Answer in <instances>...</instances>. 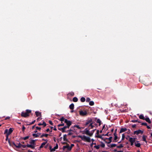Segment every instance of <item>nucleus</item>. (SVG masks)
Here are the masks:
<instances>
[{
	"label": "nucleus",
	"instance_id": "a19ab883",
	"mask_svg": "<svg viewBox=\"0 0 152 152\" xmlns=\"http://www.w3.org/2000/svg\"><path fill=\"white\" fill-rule=\"evenodd\" d=\"M27 147V145H22V146H21V147H22L23 148H25Z\"/></svg>",
	"mask_w": 152,
	"mask_h": 152
},
{
	"label": "nucleus",
	"instance_id": "69168bd1",
	"mask_svg": "<svg viewBox=\"0 0 152 152\" xmlns=\"http://www.w3.org/2000/svg\"><path fill=\"white\" fill-rule=\"evenodd\" d=\"M105 136H108V133H107V134H106L105 135Z\"/></svg>",
	"mask_w": 152,
	"mask_h": 152
},
{
	"label": "nucleus",
	"instance_id": "423d86ee",
	"mask_svg": "<svg viewBox=\"0 0 152 152\" xmlns=\"http://www.w3.org/2000/svg\"><path fill=\"white\" fill-rule=\"evenodd\" d=\"M136 139L135 138L129 137V141L130 142L131 145H133L134 142H136Z\"/></svg>",
	"mask_w": 152,
	"mask_h": 152
},
{
	"label": "nucleus",
	"instance_id": "0e129e2a",
	"mask_svg": "<svg viewBox=\"0 0 152 152\" xmlns=\"http://www.w3.org/2000/svg\"><path fill=\"white\" fill-rule=\"evenodd\" d=\"M117 152H123V151H118Z\"/></svg>",
	"mask_w": 152,
	"mask_h": 152
},
{
	"label": "nucleus",
	"instance_id": "4be33fe9",
	"mask_svg": "<svg viewBox=\"0 0 152 152\" xmlns=\"http://www.w3.org/2000/svg\"><path fill=\"white\" fill-rule=\"evenodd\" d=\"M114 135L115 136L114 138V140L115 141V142L116 141V140H117L118 138L116 134V133H114Z\"/></svg>",
	"mask_w": 152,
	"mask_h": 152
},
{
	"label": "nucleus",
	"instance_id": "774afa93",
	"mask_svg": "<svg viewBox=\"0 0 152 152\" xmlns=\"http://www.w3.org/2000/svg\"><path fill=\"white\" fill-rule=\"evenodd\" d=\"M39 119H40L39 118H37V119H38V120H39Z\"/></svg>",
	"mask_w": 152,
	"mask_h": 152
},
{
	"label": "nucleus",
	"instance_id": "c756f323",
	"mask_svg": "<svg viewBox=\"0 0 152 152\" xmlns=\"http://www.w3.org/2000/svg\"><path fill=\"white\" fill-rule=\"evenodd\" d=\"M146 137L144 136H143L142 137V140L143 141H145L146 142H147V141L146 140Z\"/></svg>",
	"mask_w": 152,
	"mask_h": 152
},
{
	"label": "nucleus",
	"instance_id": "6ab92c4d",
	"mask_svg": "<svg viewBox=\"0 0 152 152\" xmlns=\"http://www.w3.org/2000/svg\"><path fill=\"white\" fill-rule=\"evenodd\" d=\"M91 121L90 120L87 121L86 123V126H88L90 123H91Z\"/></svg>",
	"mask_w": 152,
	"mask_h": 152
},
{
	"label": "nucleus",
	"instance_id": "5701e85b",
	"mask_svg": "<svg viewBox=\"0 0 152 152\" xmlns=\"http://www.w3.org/2000/svg\"><path fill=\"white\" fill-rule=\"evenodd\" d=\"M74 104H71L69 106V108L71 109H73L74 108Z\"/></svg>",
	"mask_w": 152,
	"mask_h": 152
},
{
	"label": "nucleus",
	"instance_id": "4d7b16f0",
	"mask_svg": "<svg viewBox=\"0 0 152 152\" xmlns=\"http://www.w3.org/2000/svg\"><path fill=\"white\" fill-rule=\"evenodd\" d=\"M44 137V134H42L41 135L40 137L42 138V137Z\"/></svg>",
	"mask_w": 152,
	"mask_h": 152
},
{
	"label": "nucleus",
	"instance_id": "1a4fd4ad",
	"mask_svg": "<svg viewBox=\"0 0 152 152\" xmlns=\"http://www.w3.org/2000/svg\"><path fill=\"white\" fill-rule=\"evenodd\" d=\"M112 138V137H110L108 138L105 139L104 140V141L105 142H106L109 144L111 142Z\"/></svg>",
	"mask_w": 152,
	"mask_h": 152
},
{
	"label": "nucleus",
	"instance_id": "cd10ccee",
	"mask_svg": "<svg viewBox=\"0 0 152 152\" xmlns=\"http://www.w3.org/2000/svg\"><path fill=\"white\" fill-rule=\"evenodd\" d=\"M80 101L82 102H84L85 101V99L84 97H82L81 98Z\"/></svg>",
	"mask_w": 152,
	"mask_h": 152
},
{
	"label": "nucleus",
	"instance_id": "39448f33",
	"mask_svg": "<svg viewBox=\"0 0 152 152\" xmlns=\"http://www.w3.org/2000/svg\"><path fill=\"white\" fill-rule=\"evenodd\" d=\"M63 149L64 150H67L68 151H70L71 150V147H70L69 145L66 143V145L63 146Z\"/></svg>",
	"mask_w": 152,
	"mask_h": 152
},
{
	"label": "nucleus",
	"instance_id": "13d9d810",
	"mask_svg": "<svg viewBox=\"0 0 152 152\" xmlns=\"http://www.w3.org/2000/svg\"><path fill=\"white\" fill-rule=\"evenodd\" d=\"M44 137V134H42L41 135L40 137L42 138V137Z\"/></svg>",
	"mask_w": 152,
	"mask_h": 152
},
{
	"label": "nucleus",
	"instance_id": "f257e3e1",
	"mask_svg": "<svg viewBox=\"0 0 152 152\" xmlns=\"http://www.w3.org/2000/svg\"><path fill=\"white\" fill-rule=\"evenodd\" d=\"M64 122L66 123L67 125L66 126H65L62 128H58V130H61L63 132H65V129L67 128L69 129V126L72 124V122L70 121H68L66 119L64 121Z\"/></svg>",
	"mask_w": 152,
	"mask_h": 152
},
{
	"label": "nucleus",
	"instance_id": "49530a36",
	"mask_svg": "<svg viewBox=\"0 0 152 152\" xmlns=\"http://www.w3.org/2000/svg\"><path fill=\"white\" fill-rule=\"evenodd\" d=\"M69 94H70L71 96H73L74 95V93L73 92H72Z\"/></svg>",
	"mask_w": 152,
	"mask_h": 152
},
{
	"label": "nucleus",
	"instance_id": "338daca9",
	"mask_svg": "<svg viewBox=\"0 0 152 152\" xmlns=\"http://www.w3.org/2000/svg\"><path fill=\"white\" fill-rule=\"evenodd\" d=\"M99 130H98L97 131V133H99Z\"/></svg>",
	"mask_w": 152,
	"mask_h": 152
},
{
	"label": "nucleus",
	"instance_id": "473e14b6",
	"mask_svg": "<svg viewBox=\"0 0 152 152\" xmlns=\"http://www.w3.org/2000/svg\"><path fill=\"white\" fill-rule=\"evenodd\" d=\"M97 122L99 124V125H100L101 123V121L99 119H98L97 121Z\"/></svg>",
	"mask_w": 152,
	"mask_h": 152
},
{
	"label": "nucleus",
	"instance_id": "4c0bfd02",
	"mask_svg": "<svg viewBox=\"0 0 152 152\" xmlns=\"http://www.w3.org/2000/svg\"><path fill=\"white\" fill-rule=\"evenodd\" d=\"M96 149H98L99 148V145H96L94 146Z\"/></svg>",
	"mask_w": 152,
	"mask_h": 152
},
{
	"label": "nucleus",
	"instance_id": "a878e982",
	"mask_svg": "<svg viewBox=\"0 0 152 152\" xmlns=\"http://www.w3.org/2000/svg\"><path fill=\"white\" fill-rule=\"evenodd\" d=\"M139 118L140 119L144 120L145 118H144L143 115H140L139 116Z\"/></svg>",
	"mask_w": 152,
	"mask_h": 152
},
{
	"label": "nucleus",
	"instance_id": "2f4dec72",
	"mask_svg": "<svg viewBox=\"0 0 152 152\" xmlns=\"http://www.w3.org/2000/svg\"><path fill=\"white\" fill-rule=\"evenodd\" d=\"M123 147V146L121 144H120L119 145H118V146H117V148H122Z\"/></svg>",
	"mask_w": 152,
	"mask_h": 152
},
{
	"label": "nucleus",
	"instance_id": "b1692460",
	"mask_svg": "<svg viewBox=\"0 0 152 152\" xmlns=\"http://www.w3.org/2000/svg\"><path fill=\"white\" fill-rule=\"evenodd\" d=\"M35 113H36L37 116V117L41 116V114L40 112L36 111L35 112Z\"/></svg>",
	"mask_w": 152,
	"mask_h": 152
},
{
	"label": "nucleus",
	"instance_id": "f03ea898",
	"mask_svg": "<svg viewBox=\"0 0 152 152\" xmlns=\"http://www.w3.org/2000/svg\"><path fill=\"white\" fill-rule=\"evenodd\" d=\"M78 137L81 138L82 140L85 142H91V138L88 137L86 136L85 135H79L78 136Z\"/></svg>",
	"mask_w": 152,
	"mask_h": 152
},
{
	"label": "nucleus",
	"instance_id": "f704fd0d",
	"mask_svg": "<svg viewBox=\"0 0 152 152\" xmlns=\"http://www.w3.org/2000/svg\"><path fill=\"white\" fill-rule=\"evenodd\" d=\"M29 137L28 136H26V137H24L23 138V139L24 140H26Z\"/></svg>",
	"mask_w": 152,
	"mask_h": 152
},
{
	"label": "nucleus",
	"instance_id": "a18cd8bd",
	"mask_svg": "<svg viewBox=\"0 0 152 152\" xmlns=\"http://www.w3.org/2000/svg\"><path fill=\"white\" fill-rule=\"evenodd\" d=\"M36 128L37 130H40L41 129V128L40 127H39L38 126H37L36 127Z\"/></svg>",
	"mask_w": 152,
	"mask_h": 152
},
{
	"label": "nucleus",
	"instance_id": "de8ad7c7",
	"mask_svg": "<svg viewBox=\"0 0 152 152\" xmlns=\"http://www.w3.org/2000/svg\"><path fill=\"white\" fill-rule=\"evenodd\" d=\"M10 118V117H9V116L5 118V119L6 120H7V119H9Z\"/></svg>",
	"mask_w": 152,
	"mask_h": 152
},
{
	"label": "nucleus",
	"instance_id": "ea45409f",
	"mask_svg": "<svg viewBox=\"0 0 152 152\" xmlns=\"http://www.w3.org/2000/svg\"><path fill=\"white\" fill-rule=\"evenodd\" d=\"M141 124L142 125H144L145 126H146L147 125V124L145 123H142Z\"/></svg>",
	"mask_w": 152,
	"mask_h": 152
},
{
	"label": "nucleus",
	"instance_id": "6e6552de",
	"mask_svg": "<svg viewBox=\"0 0 152 152\" xmlns=\"http://www.w3.org/2000/svg\"><path fill=\"white\" fill-rule=\"evenodd\" d=\"M80 115L82 116H85L87 115V112L85 110H80L79 112Z\"/></svg>",
	"mask_w": 152,
	"mask_h": 152
},
{
	"label": "nucleus",
	"instance_id": "4468645a",
	"mask_svg": "<svg viewBox=\"0 0 152 152\" xmlns=\"http://www.w3.org/2000/svg\"><path fill=\"white\" fill-rule=\"evenodd\" d=\"M58 145H57L55 147H54V148H53V149H51V148H50V151H55L56 150V149H57L58 148Z\"/></svg>",
	"mask_w": 152,
	"mask_h": 152
},
{
	"label": "nucleus",
	"instance_id": "aec40b11",
	"mask_svg": "<svg viewBox=\"0 0 152 152\" xmlns=\"http://www.w3.org/2000/svg\"><path fill=\"white\" fill-rule=\"evenodd\" d=\"M38 125L39 126L43 125L45 127L46 126V124L45 122L43 121L42 124L39 123Z\"/></svg>",
	"mask_w": 152,
	"mask_h": 152
},
{
	"label": "nucleus",
	"instance_id": "680f3d73",
	"mask_svg": "<svg viewBox=\"0 0 152 152\" xmlns=\"http://www.w3.org/2000/svg\"><path fill=\"white\" fill-rule=\"evenodd\" d=\"M53 130L55 131H56L57 129H56V128H55L53 129Z\"/></svg>",
	"mask_w": 152,
	"mask_h": 152
},
{
	"label": "nucleus",
	"instance_id": "72a5a7b5",
	"mask_svg": "<svg viewBox=\"0 0 152 152\" xmlns=\"http://www.w3.org/2000/svg\"><path fill=\"white\" fill-rule=\"evenodd\" d=\"M65 119H65L64 117H63L60 119V120L61 121H64Z\"/></svg>",
	"mask_w": 152,
	"mask_h": 152
},
{
	"label": "nucleus",
	"instance_id": "5fc2aeb1",
	"mask_svg": "<svg viewBox=\"0 0 152 152\" xmlns=\"http://www.w3.org/2000/svg\"><path fill=\"white\" fill-rule=\"evenodd\" d=\"M95 129H94V130H92L91 131V133H93H93L94 132V131H95Z\"/></svg>",
	"mask_w": 152,
	"mask_h": 152
},
{
	"label": "nucleus",
	"instance_id": "bf43d9fd",
	"mask_svg": "<svg viewBox=\"0 0 152 152\" xmlns=\"http://www.w3.org/2000/svg\"><path fill=\"white\" fill-rule=\"evenodd\" d=\"M135 126H136V125H133L132 126V127L133 128H134V127H135Z\"/></svg>",
	"mask_w": 152,
	"mask_h": 152
},
{
	"label": "nucleus",
	"instance_id": "09e8293b",
	"mask_svg": "<svg viewBox=\"0 0 152 152\" xmlns=\"http://www.w3.org/2000/svg\"><path fill=\"white\" fill-rule=\"evenodd\" d=\"M74 145V144H72L71 145V146H70V147H71V149L72 148Z\"/></svg>",
	"mask_w": 152,
	"mask_h": 152
},
{
	"label": "nucleus",
	"instance_id": "c9c22d12",
	"mask_svg": "<svg viewBox=\"0 0 152 152\" xmlns=\"http://www.w3.org/2000/svg\"><path fill=\"white\" fill-rule=\"evenodd\" d=\"M90 98L88 97L86 99V102H90Z\"/></svg>",
	"mask_w": 152,
	"mask_h": 152
},
{
	"label": "nucleus",
	"instance_id": "0eeeda50",
	"mask_svg": "<svg viewBox=\"0 0 152 152\" xmlns=\"http://www.w3.org/2000/svg\"><path fill=\"white\" fill-rule=\"evenodd\" d=\"M88 128L86 129L85 130V133L88 136H91L93 135V133L90 132Z\"/></svg>",
	"mask_w": 152,
	"mask_h": 152
},
{
	"label": "nucleus",
	"instance_id": "864d4df0",
	"mask_svg": "<svg viewBox=\"0 0 152 152\" xmlns=\"http://www.w3.org/2000/svg\"><path fill=\"white\" fill-rule=\"evenodd\" d=\"M147 126V128L148 129H150V128H151L149 126H147H147Z\"/></svg>",
	"mask_w": 152,
	"mask_h": 152
},
{
	"label": "nucleus",
	"instance_id": "79ce46f5",
	"mask_svg": "<svg viewBox=\"0 0 152 152\" xmlns=\"http://www.w3.org/2000/svg\"><path fill=\"white\" fill-rule=\"evenodd\" d=\"M49 123L51 125H53V123L51 121H49Z\"/></svg>",
	"mask_w": 152,
	"mask_h": 152
},
{
	"label": "nucleus",
	"instance_id": "393cba45",
	"mask_svg": "<svg viewBox=\"0 0 152 152\" xmlns=\"http://www.w3.org/2000/svg\"><path fill=\"white\" fill-rule=\"evenodd\" d=\"M73 101L74 102H77L78 101V99L77 97H74L73 99Z\"/></svg>",
	"mask_w": 152,
	"mask_h": 152
},
{
	"label": "nucleus",
	"instance_id": "f8f14e48",
	"mask_svg": "<svg viewBox=\"0 0 152 152\" xmlns=\"http://www.w3.org/2000/svg\"><path fill=\"white\" fill-rule=\"evenodd\" d=\"M41 134L40 133H38L37 134H33V136L36 137H38Z\"/></svg>",
	"mask_w": 152,
	"mask_h": 152
},
{
	"label": "nucleus",
	"instance_id": "6e6d98bb",
	"mask_svg": "<svg viewBox=\"0 0 152 152\" xmlns=\"http://www.w3.org/2000/svg\"><path fill=\"white\" fill-rule=\"evenodd\" d=\"M50 131V129H46V131L47 132H48Z\"/></svg>",
	"mask_w": 152,
	"mask_h": 152
},
{
	"label": "nucleus",
	"instance_id": "20e7f679",
	"mask_svg": "<svg viewBox=\"0 0 152 152\" xmlns=\"http://www.w3.org/2000/svg\"><path fill=\"white\" fill-rule=\"evenodd\" d=\"M13 130L12 128H10L9 130H8L7 129H6L4 131V134H6V140L7 139L8 136L12 132Z\"/></svg>",
	"mask_w": 152,
	"mask_h": 152
},
{
	"label": "nucleus",
	"instance_id": "58836bf2",
	"mask_svg": "<svg viewBox=\"0 0 152 152\" xmlns=\"http://www.w3.org/2000/svg\"><path fill=\"white\" fill-rule=\"evenodd\" d=\"M64 124L63 123L61 124H59L58 125V126H64Z\"/></svg>",
	"mask_w": 152,
	"mask_h": 152
},
{
	"label": "nucleus",
	"instance_id": "e433bc0d",
	"mask_svg": "<svg viewBox=\"0 0 152 152\" xmlns=\"http://www.w3.org/2000/svg\"><path fill=\"white\" fill-rule=\"evenodd\" d=\"M66 135H65L64 136L63 139H64V141H66Z\"/></svg>",
	"mask_w": 152,
	"mask_h": 152
},
{
	"label": "nucleus",
	"instance_id": "e2e57ef3",
	"mask_svg": "<svg viewBox=\"0 0 152 152\" xmlns=\"http://www.w3.org/2000/svg\"><path fill=\"white\" fill-rule=\"evenodd\" d=\"M43 147V146L42 145H41L40 146V148H42Z\"/></svg>",
	"mask_w": 152,
	"mask_h": 152
},
{
	"label": "nucleus",
	"instance_id": "7ed1b4c3",
	"mask_svg": "<svg viewBox=\"0 0 152 152\" xmlns=\"http://www.w3.org/2000/svg\"><path fill=\"white\" fill-rule=\"evenodd\" d=\"M31 111L30 110H27L26 112H22L21 115L24 117H27L29 116V114L31 113Z\"/></svg>",
	"mask_w": 152,
	"mask_h": 152
},
{
	"label": "nucleus",
	"instance_id": "3c124183",
	"mask_svg": "<svg viewBox=\"0 0 152 152\" xmlns=\"http://www.w3.org/2000/svg\"><path fill=\"white\" fill-rule=\"evenodd\" d=\"M22 129L23 130V131L25 129V127L24 126H23Z\"/></svg>",
	"mask_w": 152,
	"mask_h": 152
},
{
	"label": "nucleus",
	"instance_id": "c03bdc74",
	"mask_svg": "<svg viewBox=\"0 0 152 152\" xmlns=\"http://www.w3.org/2000/svg\"><path fill=\"white\" fill-rule=\"evenodd\" d=\"M48 135L49 134H44V137H47Z\"/></svg>",
	"mask_w": 152,
	"mask_h": 152
},
{
	"label": "nucleus",
	"instance_id": "a211bd4d",
	"mask_svg": "<svg viewBox=\"0 0 152 152\" xmlns=\"http://www.w3.org/2000/svg\"><path fill=\"white\" fill-rule=\"evenodd\" d=\"M144 120H145L147 122H148L149 124H151V121L148 118H145Z\"/></svg>",
	"mask_w": 152,
	"mask_h": 152
},
{
	"label": "nucleus",
	"instance_id": "f3484780",
	"mask_svg": "<svg viewBox=\"0 0 152 152\" xmlns=\"http://www.w3.org/2000/svg\"><path fill=\"white\" fill-rule=\"evenodd\" d=\"M27 147L30 148L32 149L34 148L35 147L34 145H27Z\"/></svg>",
	"mask_w": 152,
	"mask_h": 152
},
{
	"label": "nucleus",
	"instance_id": "8fccbe9b",
	"mask_svg": "<svg viewBox=\"0 0 152 152\" xmlns=\"http://www.w3.org/2000/svg\"><path fill=\"white\" fill-rule=\"evenodd\" d=\"M35 120H34V121H32L31 123V124H33L35 122Z\"/></svg>",
	"mask_w": 152,
	"mask_h": 152
},
{
	"label": "nucleus",
	"instance_id": "9b49d317",
	"mask_svg": "<svg viewBox=\"0 0 152 152\" xmlns=\"http://www.w3.org/2000/svg\"><path fill=\"white\" fill-rule=\"evenodd\" d=\"M127 130V129L126 128H121L120 130V133H122L126 131Z\"/></svg>",
	"mask_w": 152,
	"mask_h": 152
},
{
	"label": "nucleus",
	"instance_id": "2eb2a0df",
	"mask_svg": "<svg viewBox=\"0 0 152 152\" xmlns=\"http://www.w3.org/2000/svg\"><path fill=\"white\" fill-rule=\"evenodd\" d=\"M14 144L16 147L18 148H21V146H22V144L20 143H19L17 145H15V143H14Z\"/></svg>",
	"mask_w": 152,
	"mask_h": 152
},
{
	"label": "nucleus",
	"instance_id": "dca6fc26",
	"mask_svg": "<svg viewBox=\"0 0 152 152\" xmlns=\"http://www.w3.org/2000/svg\"><path fill=\"white\" fill-rule=\"evenodd\" d=\"M88 126L89 128L88 129H93L94 127V126L92 125V123H90Z\"/></svg>",
	"mask_w": 152,
	"mask_h": 152
},
{
	"label": "nucleus",
	"instance_id": "412c9836",
	"mask_svg": "<svg viewBox=\"0 0 152 152\" xmlns=\"http://www.w3.org/2000/svg\"><path fill=\"white\" fill-rule=\"evenodd\" d=\"M116 146V145L115 144H112L108 145V146L110 148H113Z\"/></svg>",
	"mask_w": 152,
	"mask_h": 152
},
{
	"label": "nucleus",
	"instance_id": "ddd939ff",
	"mask_svg": "<svg viewBox=\"0 0 152 152\" xmlns=\"http://www.w3.org/2000/svg\"><path fill=\"white\" fill-rule=\"evenodd\" d=\"M138 142V141H136V142H135V146L136 147H140L141 144L139 143H137V142Z\"/></svg>",
	"mask_w": 152,
	"mask_h": 152
},
{
	"label": "nucleus",
	"instance_id": "052dcab7",
	"mask_svg": "<svg viewBox=\"0 0 152 152\" xmlns=\"http://www.w3.org/2000/svg\"><path fill=\"white\" fill-rule=\"evenodd\" d=\"M113 131H114V129H111V132H113Z\"/></svg>",
	"mask_w": 152,
	"mask_h": 152
},
{
	"label": "nucleus",
	"instance_id": "bb28decb",
	"mask_svg": "<svg viewBox=\"0 0 152 152\" xmlns=\"http://www.w3.org/2000/svg\"><path fill=\"white\" fill-rule=\"evenodd\" d=\"M43 140L46 141V142H44L42 143L41 145H42L43 146L47 142V140H45L44 139H43Z\"/></svg>",
	"mask_w": 152,
	"mask_h": 152
},
{
	"label": "nucleus",
	"instance_id": "7c9ffc66",
	"mask_svg": "<svg viewBox=\"0 0 152 152\" xmlns=\"http://www.w3.org/2000/svg\"><path fill=\"white\" fill-rule=\"evenodd\" d=\"M34 142L35 140H32L31 141L30 143L31 144V145H34Z\"/></svg>",
	"mask_w": 152,
	"mask_h": 152
},
{
	"label": "nucleus",
	"instance_id": "603ef678",
	"mask_svg": "<svg viewBox=\"0 0 152 152\" xmlns=\"http://www.w3.org/2000/svg\"><path fill=\"white\" fill-rule=\"evenodd\" d=\"M122 139H124V137H125V136H124V134H122Z\"/></svg>",
	"mask_w": 152,
	"mask_h": 152
},
{
	"label": "nucleus",
	"instance_id": "c85d7f7f",
	"mask_svg": "<svg viewBox=\"0 0 152 152\" xmlns=\"http://www.w3.org/2000/svg\"><path fill=\"white\" fill-rule=\"evenodd\" d=\"M89 104L90 105L93 106L94 104V103L93 101H91L89 102Z\"/></svg>",
	"mask_w": 152,
	"mask_h": 152
},
{
	"label": "nucleus",
	"instance_id": "9d476101",
	"mask_svg": "<svg viewBox=\"0 0 152 152\" xmlns=\"http://www.w3.org/2000/svg\"><path fill=\"white\" fill-rule=\"evenodd\" d=\"M143 132L141 130H139L137 131H136L134 132V133L136 134H142Z\"/></svg>",
	"mask_w": 152,
	"mask_h": 152
},
{
	"label": "nucleus",
	"instance_id": "37998d69",
	"mask_svg": "<svg viewBox=\"0 0 152 152\" xmlns=\"http://www.w3.org/2000/svg\"><path fill=\"white\" fill-rule=\"evenodd\" d=\"M105 146V144L104 143H102V144L101 145V146L102 147H104Z\"/></svg>",
	"mask_w": 152,
	"mask_h": 152
}]
</instances>
